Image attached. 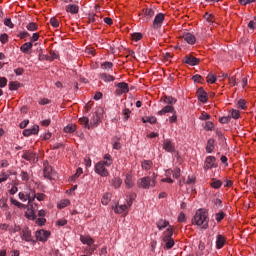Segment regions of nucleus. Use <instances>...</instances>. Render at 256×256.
I'll return each instance as SVG.
<instances>
[{"label":"nucleus","mask_w":256,"mask_h":256,"mask_svg":"<svg viewBox=\"0 0 256 256\" xmlns=\"http://www.w3.org/2000/svg\"><path fill=\"white\" fill-rule=\"evenodd\" d=\"M192 223L193 225H198L201 229H209V214L203 209L197 210Z\"/></svg>","instance_id":"nucleus-1"},{"label":"nucleus","mask_w":256,"mask_h":256,"mask_svg":"<svg viewBox=\"0 0 256 256\" xmlns=\"http://www.w3.org/2000/svg\"><path fill=\"white\" fill-rule=\"evenodd\" d=\"M157 183V176L153 174L152 177L146 176L143 178H140L137 181V186L140 187V189H149L150 187H155Z\"/></svg>","instance_id":"nucleus-2"},{"label":"nucleus","mask_w":256,"mask_h":256,"mask_svg":"<svg viewBox=\"0 0 256 256\" xmlns=\"http://www.w3.org/2000/svg\"><path fill=\"white\" fill-rule=\"evenodd\" d=\"M94 171L97 175H100V177H109V170L103 166V162H97Z\"/></svg>","instance_id":"nucleus-3"},{"label":"nucleus","mask_w":256,"mask_h":256,"mask_svg":"<svg viewBox=\"0 0 256 256\" xmlns=\"http://www.w3.org/2000/svg\"><path fill=\"white\" fill-rule=\"evenodd\" d=\"M163 21H165V14L158 13L153 20L152 27L154 29H161L163 27Z\"/></svg>","instance_id":"nucleus-4"},{"label":"nucleus","mask_w":256,"mask_h":256,"mask_svg":"<svg viewBox=\"0 0 256 256\" xmlns=\"http://www.w3.org/2000/svg\"><path fill=\"white\" fill-rule=\"evenodd\" d=\"M162 149H164L166 153H175L177 151L175 149V143H173L170 139L164 140L162 144Z\"/></svg>","instance_id":"nucleus-5"},{"label":"nucleus","mask_w":256,"mask_h":256,"mask_svg":"<svg viewBox=\"0 0 256 256\" xmlns=\"http://www.w3.org/2000/svg\"><path fill=\"white\" fill-rule=\"evenodd\" d=\"M116 95H123L124 93H129V84L125 82H120L116 84Z\"/></svg>","instance_id":"nucleus-6"},{"label":"nucleus","mask_w":256,"mask_h":256,"mask_svg":"<svg viewBox=\"0 0 256 256\" xmlns=\"http://www.w3.org/2000/svg\"><path fill=\"white\" fill-rule=\"evenodd\" d=\"M49 235H51V233H49V231L38 230V231H36L35 237H36L37 241H42V243H45V241H47V239H49Z\"/></svg>","instance_id":"nucleus-7"},{"label":"nucleus","mask_w":256,"mask_h":256,"mask_svg":"<svg viewBox=\"0 0 256 256\" xmlns=\"http://www.w3.org/2000/svg\"><path fill=\"white\" fill-rule=\"evenodd\" d=\"M21 157L25 161H35V159H37V154L32 150H23Z\"/></svg>","instance_id":"nucleus-8"},{"label":"nucleus","mask_w":256,"mask_h":256,"mask_svg":"<svg viewBox=\"0 0 256 256\" xmlns=\"http://www.w3.org/2000/svg\"><path fill=\"white\" fill-rule=\"evenodd\" d=\"M20 237L23 241H26L27 243H31V241H33V236L31 235V230H29L28 227L24 228L21 231Z\"/></svg>","instance_id":"nucleus-9"},{"label":"nucleus","mask_w":256,"mask_h":256,"mask_svg":"<svg viewBox=\"0 0 256 256\" xmlns=\"http://www.w3.org/2000/svg\"><path fill=\"white\" fill-rule=\"evenodd\" d=\"M45 179H53V167L49 165V162H44V169H43Z\"/></svg>","instance_id":"nucleus-10"},{"label":"nucleus","mask_w":256,"mask_h":256,"mask_svg":"<svg viewBox=\"0 0 256 256\" xmlns=\"http://www.w3.org/2000/svg\"><path fill=\"white\" fill-rule=\"evenodd\" d=\"M216 161L217 159L215 158V156L206 157V160L204 162V169L209 170L213 169V167H217V165H215Z\"/></svg>","instance_id":"nucleus-11"},{"label":"nucleus","mask_w":256,"mask_h":256,"mask_svg":"<svg viewBox=\"0 0 256 256\" xmlns=\"http://www.w3.org/2000/svg\"><path fill=\"white\" fill-rule=\"evenodd\" d=\"M196 95L198 97V101H200V103H207V92H205V90L203 89V87L198 88Z\"/></svg>","instance_id":"nucleus-12"},{"label":"nucleus","mask_w":256,"mask_h":256,"mask_svg":"<svg viewBox=\"0 0 256 256\" xmlns=\"http://www.w3.org/2000/svg\"><path fill=\"white\" fill-rule=\"evenodd\" d=\"M142 15H143V17H145L146 21H151V19L155 16V9L144 8L142 10Z\"/></svg>","instance_id":"nucleus-13"},{"label":"nucleus","mask_w":256,"mask_h":256,"mask_svg":"<svg viewBox=\"0 0 256 256\" xmlns=\"http://www.w3.org/2000/svg\"><path fill=\"white\" fill-rule=\"evenodd\" d=\"M184 63L187 65H191V67H194V65H199V59L194 57L193 55H186L184 57Z\"/></svg>","instance_id":"nucleus-14"},{"label":"nucleus","mask_w":256,"mask_h":256,"mask_svg":"<svg viewBox=\"0 0 256 256\" xmlns=\"http://www.w3.org/2000/svg\"><path fill=\"white\" fill-rule=\"evenodd\" d=\"M225 243H227V238L221 234H218L216 237V249H223V247H225Z\"/></svg>","instance_id":"nucleus-15"},{"label":"nucleus","mask_w":256,"mask_h":256,"mask_svg":"<svg viewBox=\"0 0 256 256\" xmlns=\"http://www.w3.org/2000/svg\"><path fill=\"white\" fill-rule=\"evenodd\" d=\"M39 133V126L34 125L31 129H25L23 131L24 137H31V135H37Z\"/></svg>","instance_id":"nucleus-16"},{"label":"nucleus","mask_w":256,"mask_h":256,"mask_svg":"<svg viewBox=\"0 0 256 256\" xmlns=\"http://www.w3.org/2000/svg\"><path fill=\"white\" fill-rule=\"evenodd\" d=\"M184 41H187L189 45H195V42L197 41V38H195V35L191 33H186L183 35Z\"/></svg>","instance_id":"nucleus-17"},{"label":"nucleus","mask_w":256,"mask_h":256,"mask_svg":"<svg viewBox=\"0 0 256 256\" xmlns=\"http://www.w3.org/2000/svg\"><path fill=\"white\" fill-rule=\"evenodd\" d=\"M99 79H101V81H104V83H111L112 81H115V77L107 73H101L99 75Z\"/></svg>","instance_id":"nucleus-18"},{"label":"nucleus","mask_w":256,"mask_h":256,"mask_svg":"<svg viewBox=\"0 0 256 256\" xmlns=\"http://www.w3.org/2000/svg\"><path fill=\"white\" fill-rule=\"evenodd\" d=\"M166 113H177V111H175V108L171 105H167L163 110L158 111V115H166Z\"/></svg>","instance_id":"nucleus-19"},{"label":"nucleus","mask_w":256,"mask_h":256,"mask_svg":"<svg viewBox=\"0 0 256 256\" xmlns=\"http://www.w3.org/2000/svg\"><path fill=\"white\" fill-rule=\"evenodd\" d=\"M212 151H215V139L210 138L206 144V153H211Z\"/></svg>","instance_id":"nucleus-20"},{"label":"nucleus","mask_w":256,"mask_h":256,"mask_svg":"<svg viewBox=\"0 0 256 256\" xmlns=\"http://www.w3.org/2000/svg\"><path fill=\"white\" fill-rule=\"evenodd\" d=\"M101 118L99 117V111H96L93 117L90 119V127H97L99 125V120Z\"/></svg>","instance_id":"nucleus-21"},{"label":"nucleus","mask_w":256,"mask_h":256,"mask_svg":"<svg viewBox=\"0 0 256 256\" xmlns=\"http://www.w3.org/2000/svg\"><path fill=\"white\" fill-rule=\"evenodd\" d=\"M66 12L71 13L72 15H75L79 13V6L75 4H69L66 6Z\"/></svg>","instance_id":"nucleus-22"},{"label":"nucleus","mask_w":256,"mask_h":256,"mask_svg":"<svg viewBox=\"0 0 256 256\" xmlns=\"http://www.w3.org/2000/svg\"><path fill=\"white\" fill-rule=\"evenodd\" d=\"M80 241H81V243H83V245H88L89 247H91V245H93V243H95V240H93V238H91V236H81Z\"/></svg>","instance_id":"nucleus-23"},{"label":"nucleus","mask_w":256,"mask_h":256,"mask_svg":"<svg viewBox=\"0 0 256 256\" xmlns=\"http://www.w3.org/2000/svg\"><path fill=\"white\" fill-rule=\"evenodd\" d=\"M99 163H103L104 167H111L113 165V158L110 154H105L104 161H100Z\"/></svg>","instance_id":"nucleus-24"},{"label":"nucleus","mask_w":256,"mask_h":256,"mask_svg":"<svg viewBox=\"0 0 256 256\" xmlns=\"http://www.w3.org/2000/svg\"><path fill=\"white\" fill-rule=\"evenodd\" d=\"M110 183L114 189H119V187H121V185H123V180L119 177H116V178H113L110 181Z\"/></svg>","instance_id":"nucleus-25"},{"label":"nucleus","mask_w":256,"mask_h":256,"mask_svg":"<svg viewBox=\"0 0 256 256\" xmlns=\"http://www.w3.org/2000/svg\"><path fill=\"white\" fill-rule=\"evenodd\" d=\"M31 49H33V42H26L20 47V51H22V53H29Z\"/></svg>","instance_id":"nucleus-26"},{"label":"nucleus","mask_w":256,"mask_h":256,"mask_svg":"<svg viewBox=\"0 0 256 256\" xmlns=\"http://www.w3.org/2000/svg\"><path fill=\"white\" fill-rule=\"evenodd\" d=\"M223 185V182L221 180H218L217 178H212L210 182V186L212 189H221V186Z\"/></svg>","instance_id":"nucleus-27"},{"label":"nucleus","mask_w":256,"mask_h":256,"mask_svg":"<svg viewBox=\"0 0 256 256\" xmlns=\"http://www.w3.org/2000/svg\"><path fill=\"white\" fill-rule=\"evenodd\" d=\"M124 182H125L127 189H131V187H133V185H135V183H133V176L131 174H126V178H125Z\"/></svg>","instance_id":"nucleus-28"},{"label":"nucleus","mask_w":256,"mask_h":256,"mask_svg":"<svg viewBox=\"0 0 256 256\" xmlns=\"http://www.w3.org/2000/svg\"><path fill=\"white\" fill-rule=\"evenodd\" d=\"M129 209V206L127 204L123 205H116L114 208V213H125Z\"/></svg>","instance_id":"nucleus-29"},{"label":"nucleus","mask_w":256,"mask_h":256,"mask_svg":"<svg viewBox=\"0 0 256 256\" xmlns=\"http://www.w3.org/2000/svg\"><path fill=\"white\" fill-rule=\"evenodd\" d=\"M164 243H166L165 249H173L175 246V240L173 238H163Z\"/></svg>","instance_id":"nucleus-30"},{"label":"nucleus","mask_w":256,"mask_h":256,"mask_svg":"<svg viewBox=\"0 0 256 256\" xmlns=\"http://www.w3.org/2000/svg\"><path fill=\"white\" fill-rule=\"evenodd\" d=\"M153 167V162L151 160H143L142 161V169L144 171H149Z\"/></svg>","instance_id":"nucleus-31"},{"label":"nucleus","mask_w":256,"mask_h":256,"mask_svg":"<svg viewBox=\"0 0 256 256\" xmlns=\"http://www.w3.org/2000/svg\"><path fill=\"white\" fill-rule=\"evenodd\" d=\"M156 225H157L159 231H163V229H165V227H168L169 222L166 221V220L161 219V220H159V221L156 223Z\"/></svg>","instance_id":"nucleus-32"},{"label":"nucleus","mask_w":256,"mask_h":256,"mask_svg":"<svg viewBox=\"0 0 256 256\" xmlns=\"http://www.w3.org/2000/svg\"><path fill=\"white\" fill-rule=\"evenodd\" d=\"M143 123H150L151 125H154V123H157V118L155 116H146L142 118Z\"/></svg>","instance_id":"nucleus-33"},{"label":"nucleus","mask_w":256,"mask_h":256,"mask_svg":"<svg viewBox=\"0 0 256 256\" xmlns=\"http://www.w3.org/2000/svg\"><path fill=\"white\" fill-rule=\"evenodd\" d=\"M79 123L85 127V129H91V125L89 124V118L82 117L79 119Z\"/></svg>","instance_id":"nucleus-34"},{"label":"nucleus","mask_w":256,"mask_h":256,"mask_svg":"<svg viewBox=\"0 0 256 256\" xmlns=\"http://www.w3.org/2000/svg\"><path fill=\"white\" fill-rule=\"evenodd\" d=\"M77 131V125L75 124H69L66 127H64L65 133H75Z\"/></svg>","instance_id":"nucleus-35"},{"label":"nucleus","mask_w":256,"mask_h":256,"mask_svg":"<svg viewBox=\"0 0 256 256\" xmlns=\"http://www.w3.org/2000/svg\"><path fill=\"white\" fill-rule=\"evenodd\" d=\"M163 101L167 105H175L177 103V99L173 98V96H165Z\"/></svg>","instance_id":"nucleus-36"},{"label":"nucleus","mask_w":256,"mask_h":256,"mask_svg":"<svg viewBox=\"0 0 256 256\" xmlns=\"http://www.w3.org/2000/svg\"><path fill=\"white\" fill-rule=\"evenodd\" d=\"M19 87H21V83L17 82V81H11L9 83V89L10 91H17V89H19Z\"/></svg>","instance_id":"nucleus-37"},{"label":"nucleus","mask_w":256,"mask_h":256,"mask_svg":"<svg viewBox=\"0 0 256 256\" xmlns=\"http://www.w3.org/2000/svg\"><path fill=\"white\" fill-rule=\"evenodd\" d=\"M26 29L28 31H37V29H39V25L35 22H30L26 25Z\"/></svg>","instance_id":"nucleus-38"},{"label":"nucleus","mask_w":256,"mask_h":256,"mask_svg":"<svg viewBox=\"0 0 256 256\" xmlns=\"http://www.w3.org/2000/svg\"><path fill=\"white\" fill-rule=\"evenodd\" d=\"M59 57V54L53 50L50 51V55L46 56V61H55Z\"/></svg>","instance_id":"nucleus-39"},{"label":"nucleus","mask_w":256,"mask_h":256,"mask_svg":"<svg viewBox=\"0 0 256 256\" xmlns=\"http://www.w3.org/2000/svg\"><path fill=\"white\" fill-rule=\"evenodd\" d=\"M111 202V193H105L102 197V204L109 205Z\"/></svg>","instance_id":"nucleus-40"},{"label":"nucleus","mask_w":256,"mask_h":256,"mask_svg":"<svg viewBox=\"0 0 256 256\" xmlns=\"http://www.w3.org/2000/svg\"><path fill=\"white\" fill-rule=\"evenodd\" d=\"M163 239H173V227L169 226V228L165 232V236Z\"/></svg>","instance_id":"nucleus-41"},{"label":"nucleus","mask_w":256,"mask_h":256,"mask_svg":"<svg viewBox=\"0 0 256 256\" xmlns=\"http://www.w3.org/2000/svg\"><path fill=\"white\" fill-rule=\"evenodd\" d=\"M131 39L132 41H141L143 39V34L139 33V32H135L133 34H131Z\"/></svg>","instance_id":"nucleus-42"},{"label":"nucleus","mask_w":256,"mask_h":256,"mask_svg":"<svg viewBox=\"0 0 256 256\" xmlns=\"http://www.w3.org/2000/svg\"><path fill=\"white\" fill-rule=\"evenodd\" d=\"M10 201H11L12 205H15L19 209H23L25 207V204L17 201L15 198H10Z\"/></svg>","instance_id":"nucleus-43"},{"label":"nucleus","mask_w":256,"mask_h":256,"mask_svg":"<svg viewBox=\"0 0 256 256\" xmlns=\"http://www.w3.org/2000/svg\"><path fill=\"white\" fill-rule=\"evenodd\" d=\"M135 197H137L135 193H131L130 195H128V199H127L128 207H131V205H133V201H135Z\"/></svg>","instance_id":"nucleus-44"},{"label":"nucleus","mask_w":256,"mask_h":256,"mask_svg":"<svg viewBox=\"0 0 256 256\" xmlns=\"http://www.w3.org/2000/svg\"><path fill=\"white\" fill-rule=\"evenodd\" d=\"M215 219H216L217 223H221V221H223V219H225V212L216 213Z\"/></svg>","instance_id":"nucleus-45"},{"label":"nucleus","mask_w":256,"mask_h":256,"mask_svg":"<svg viewBox=\"0 0 256 256\" xmlns=\"http://www.w3.org/2000/svg\"><path fill=\"white\" fill-rule=\"evenodd\" d=\"M26 217H27V219H30L31 221H35V219H37V216L35 215V211H33V210L26 212Z\"/></svg>","instance_id":"nucleus-46"},{"label":"nucleus","mask_w":256,"mask_h":256,"mask_svg":"<svg viewBox=\"0 0 256 256\" xmlns=\"http://www.w3.org/2000/svg\"><path fill=\"white\" fill-rule=\"evenodd\" d=\"M9 179V174L5 172V170H2L1 175H0V183H5Z\"/></svg>","instance_id":"nucleus-47"},{"label":"nucleus","mask_w":256,"mask_h":256,"mask_svg":"<svg viewBox=\"0 0 256 256\" xmlns=\"http://www.w3.org/2000/svg\"><path fill=\"white\" fill-rule=\"evenodd\" d=\"M27 199H28L29 203H33V201H35V199H37L35 192H33L31 190V192L27 194Z\"/></svg>","instance_id":"nucleus-48"},{"label":"nucleus","mask_w":256,"mask_h":256,"mask_svg":"<svg viewBox=\"0 0 256 256\" xmlns=\"http://www.w3.org/2000/svg\"><path fill=\"white\" fill-rule=\"evenodd\" d=\"M122 115L124 116V121H129V117L131 115V110H129V108H125L122 111Z\"/></svg>","instance_id":"nucleus-49"},{"label":"nucleus","mask_w":256,"mask_h":256,"mask_svg":"<svg viewBox=\"0 0 256 256\" xmlns=\"http://www.w3.org/2000/svg\"><path fill=\"white\" fill-rule=\"evenodd\" d=\"M172 175L174 179H179V177H181V168H174V170L172 171Z\"/></svg>","instance_id":"nucleus-50"},{"label":"nucleus","mask_w":256,"mask_h":256,"mask_svg":"<svg viewBox=\"0 0 256 256\" xmlns=\"http://www.w3.org/2000/svg\"><path fill=\"white\" fill-rule=\"evenodd\" d=\"M101 67L105 71H108L109 69H113V62H104V63L101 64Z\"/></svg>","instance_id":"nucleus-51"},{"label":"nucleus","mask_w":256,"mask_h":256,"mask_svg":"<svg viewBox=\"0 0 256 256\" xmlns=\"http://www.w3.org/2000/svg\"><path fill=\"white\" fill-rule=\"evenodd\" d=\"M70 201L69 200H63L58 204V208L59 209H65V207L70 205Z\"/></svg>","instance_id":"nucleus-52"},{"label":"nucleus","mask_w":256,"mask_h":256,"mask_svg":"<svg viewBox=\"0 0 256 256\" xmlns=\"http://www.w3.org/2000/svg\"><path fill=\"white\" fill-rule=\"evenodd\" d=\"M214 127H215V124H213V122L211 121H208L206 122L204 129L206 131H213Z\"/></svg>","instance_id":"nucleus-53"},{"label":"nucleus","mask_w":256,"mask_h":256,"mask_svg":"<svg viewBox=\"0 0 256 256\" xmlns=\"http://www.w3.org/2000/svg\"><path fill=\"white\" fill-rule=\"evenodd\" d=\"M217 81V77H215V75H213L212 73L208 74L207 76V83H215Z\"/></svg>","instance_id":"nucleus-54"},{"label":"nucleus","mask_w":256,"mask_h":256,"mask_svg":"<svg viewBox=\"0 0 256 256\" xmlns=\"http://www.w3.org/2000/svg\"><path fill=\"white\" fill-rule=\"evenodd\" d=\"M4 25H6V27H9V29H13V27H15V24H13L11 18H6L4 20Z\"/></svg>","instance_id":"nucleus-55"},{"label":"nucleus","mask_w":256,"mask_h":256,"mask_svg":"<svg viewBox=\"0 0 256 256\" xmlns=\"http://www.w3.org/2000/svg\"><path fill=\"white\" fill-rule=\"evenodd\" d=\"M7 41H9V35H7L6 33L1 34L0 35V42L5 45V43H7Z\"/></svg>","instance_id":"nucleus-56"},{"label":"nucleus","mask_w":256,"mask_h":256,"mask_svg":"<svg viewBox=\"0 0 256 256\" xmlns=\"http://www.w3.org/2000/svg\"><path fill=\"white\" fill-rule=\"evenodd\" d=\"M9 161L7 159L0 160V169H7Z\"/></svg>","instance_id":"nucleus-57"},{"label":"nucleus","mask_w":256,"mask_h":256,"mask_svg":"<svg viewBox=\"0 0 256 256\" xmlns=\"http://www.w3.org/2000/svg\"><path fill=\"white\" fill-rule=\"evenodd\" d=\"M199 119L201 121H209V119H211V115L207 114L206 112H202Z\"/></svg>","instance_id":"nucleus-58"},{"label":"nucleus","mask_w":256,"mask_h":256,"mask_svg":"<svg viewBox=\"0 0 256 256\" xmlns=\"http://www.w3.org/2000/svg\"><path fill=\"white\" fill-rule=\"evenodd\" d=\"M0 207L2 209H9V206L7 205V198L0 199Z\"/></svg>","instance_id":"nucleus-59"},{"label":"nucleus","mask_w":256,"mask_h":256,"mask_svg":"<svg viewBox=\"0 0 256 256\" xmlns=\"http://www.w3.org/2000/svg\"><path fill=\"white\" fill-rule=\"evenodd\" d=\"M20 177H21L22 181H29V173H27L23 170L20 173Z\"/></svg>","instance_id":"nucleus-60"},{"label":"nucleus","mask_w":256,"mask_h":256,"mask_svg":"<svg viewBox=\"0 0 256 256\" xmlns=\"http://www.w3.org/2000/svg\"><path fill=\"white\" fill-rule=\"evenodd\" d=\"M50 24L52 25V27H54L56 29L57 27H59V20H57V18L53 17L50 19Z\"/></svg>","instance_id":"nucleus-61"},{"label":"nucleus","mask_w":256,"mask_h":256,"mask_svg":"<svg viewBox=\"0 0 256 256\" xmlns=\"http://www.w3.org/2000/svg\"><path fill=\"white\" fill-rule=\"evenodd\" d=\"M194 83H201L203 81V76L196 74L192 77Z\"/></svg>","instance_id":"nucleus-62"},{"label":"nucleus","mask_w":256,"mask_h":256,"mask_svg":"<svg viewBox=\"0 0 256 256\" xmlns=\"http://www.w3.org/2000/svg\"><path fill=\"white\" fill-rule=\"evenodd\" d=\"M248 29H251V31H255V29H256V22H255V20H251L248 23Z\"/></svg>","instance_id":"nucleus-63"},{"label":"nucleus","mask_w":256,"mask_h":256,"mask_svg":"<svg viewBox=\"0 0 256 256\" xmlns=\"http://www.w3.org/2000/svg\"><path fill=\"white\" fill-rule=\"evenodd\" d=\"M7 87V79L5 77H0V88Z\"/></svg>","instance_id":"nucleus-64"}]
</instances>
